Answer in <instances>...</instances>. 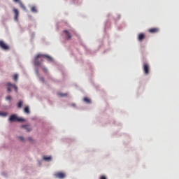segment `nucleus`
Returning a JSON list of instances; mask_svg holds the SVG:
<instances>
[{"label":"nucleus","mask_w":179,"mask_h":179,"mask_svg":"<svg viewBox=\"0 0 179 179\" xmlns=\"http://www.w3.org/2000/svg\"><path fill=\"white\" fill-rule=\"evenodd\" d=\"M149 33H151V34H155L156 33H159V28L157 27H154V28H150L148 29Z\"/></svg>","instance_id":"obj_7"},{"label":"nucleus","mask_w":179,"mask_h":179,"mask_svg":"<svg viewBox=\"0 0 179 179\" xmlns=\"http://www.w3.org/2000/svg\"><path fill=\"white\" fill-rule=\"evenodd\" d=\"M13 1L16 2L17 3H20V2H21L20 0H13Z\"/></svg>","instance_id":"obj_28"},{"label":"nucleus","mask_w":179,"mask_h":179,"mask_svg":"<svg viewBox=\"0 0 179 179\" xmlns=\"http://www.w3.org/2000/svg\"><path fill=\"white\" fill-rule=\"evenodd\" d=\"M42 58H46L47 61H49L50 62L52 61V57L47 55H42Z\"/></svg>","instance_id":"obj_11"},{"label":"nucleus","mask_w":179,"mask_h":179,"mask_svg":"<svg viewBox=\"0 0 179 179\" xmlns=\"http://www.w3.org/2000/svg\"><path fill=\"white\" fill-rule=\"evenodd\" d=\"M18 138L20 139V141H24V138H23L22 136H20L18 137Z\"/></svg>","instance_id":"obj_25"},{"label":"nucleus","mask_w":179,"mask_h":179,"mask_svg":"<svg viewBox=\"0 0 179 179\" xmlns=\"http://www.w3.org/2000/svg\"><path fill=\"white\" fill-rule=\"evenodd\" d=\"M43 72H45V73H47L48 72V70L47 68H45V67H43Z\"/></svg>","instance_id":"obj_22"},{"label":"nucleus","mask_w":179,"mask_h":179,"mask_svg":"<svg viewBox=\"0 0 179 179\" xmlns=\"http://www.w3.org/2000/svg\"><path fill=\"white\" fill-rule=\"evenodd\" d=\"M6 100H12V96H8L6 98Z\"/></svg>","instance_id":"obj_23"},{"label":"nucleus","mask_w":179,"mask_h":179,"mask_svg":"<svg viewBox=\"0 0 179 179\" xmlns=\"http://www.w3.org/2000/svg\"><path fill=\"white\" fill-rule=\"evenodd\" d=\"M83 100H84V101H85V103H87V104H90V103H92V101H91L89 98H87V97H85V98L83 99Z\"/></svg>","instance_id":"obj_13"},{"label":"nucleus","mask_w":179,"mask_h":179,"mask_svg":"<svg viewBox=\"0 0 179 179\" xmlns=\"http://www.w3.org/2000/svg\"><path fill=\"white\" fill-rule=\"evenodd\" d=\"M43 159H45L46 162H50V160H51V157H44Z\"/></svg>","instance_id":"obj_20"},{"label":"nucleus","mask_w":179,"mask_h":179,"mask_svg":"<svg viewBox=\"0 0 179 179\" xmlns=\"http://www.w3.org/2000/svg\"><path fill=\"white\" fill-rule=\"evenodd\" d=\"M17 79H19V76L17 74H15L13 76V80L15 82H17Z\"/></svg>","instance_id":"obj_19"},{"label":"nucleus","mask_w":179,"mask_h":179,"mask_svg":"<svg viewBox=\"0 0 179 179\" xmlns=\"http://www.w3.org/2000/svg\"><path fill=\"white\" fill-rule=\"evenodd\" d=\"M28 141H32L31 138H28Z\"/></svg>","instance_id":"obj_29"},{"label":"nucleus","mask_w":179,"mask_h":179,"mask_svg":"<svg viewBox=\"0 0 179 179\" xmlns=\"http://www.w3.org/2000/svg\"><path fill=\"white\" fill-rule=\"evenodd\" d=\"M6 86H7L8 92H12V88L13 87L15 90V92H17V86H16V85L12 84L10 83H8L6 84Z\"/></svg>","instance_id":"obj_2"},{"label":"nucleus","mask_w":179,"mask_h":179,"mask_svg":"<svg viewBox=\"0 0 179 179\" xmlns=\"http://www.w3.org/2000/svg\"><path fill=\"white\" fill-rule=\"evenodd\" d=\"M38 58H43V55L38 54L34 58V65H41V62H38Z\"/></svg>","instance_id":"obj_5"},{"label":"nucleus","mask_w":179,"mask_h":179,"mask_svg":"<svg viewBox=\"0 0 179 179\" xmlns=\"http://www.w3.org/2000/svg\"><path fill=\"white\" fill-rule=\"evenodd\" d=\"M0 47L3 50H9V47L6 43H5V42H3V41H0Z\"/></svg>","instance_id":"obj_6"},{"label":"nucleus","mask_w":179,"mask_h":179,"mask_svg":"<svg viewBox=\"0 0 179 179\" xmlns=\"http://www.w3.org/2000/svg\"><path fill=\"white\" fill-rule=\"evenodd\" d=\"M22 128H24V129H26L27 132H30V131H31V128H30L29 125H22Z\"/></svg>","instance_id":"obj_12"},{"label":"nucleus","mask_w":179,"mask_h":179,"mask_svg":"<svg viewBox=\"0 0 179 179\" xmlns=\"http://www.w3.org/2000/svg\"><path fill=\"white\" fill-rule=\"evenodd\" d=\"M8 113L7 112H2L0 111V117H7Z\"/></svg>","instance_id":"obj_15"},{"label":"nucleus","mask_w":179,"mask_h":179,"mask_svg":"<svg viewBox=\"0 0 179 179\" xmlns=\"http://www.w3.org/2000/svg\"><path fill=\"white\" fill-rule=\"evenodd\" d=\"M18 108H22L23 107V101H20L18 104H17Z\"/></svg>","instance_id":"obj_16"},{"label":"nucleus","mask_w":179,"mask_h":179,"mask_svg":"<svg viewBox=\"0 0 179 179\" xmlns=\"http://www.w3.org/2000/svg\"><path fill=\"white\" fill-rule=\"evenodd\" d=\"M31 12H34V13H37V8H36V6H33L31 8Z\"/></svg>","instance_id":"obj_18"},{"label":"nucleus","mask_w":179,"mask_h":179,"mask_svg":"<svg viewBox=\"0 0 179 179\" xmlns=\"http://www.w3.org/2000/svg\"><path fill=\"white\" fill-rule=\"evenodd\" d=\"M19 4H20V8H22V9H24V10H26V6H24V4L23 3H22V1L20 2Z\"/></svg>","instance_id":"obj_17"},{"label":"nucleus","mask_w":179,"mask_h":179,"mask_svg":"<svg viewBox=\"0 0 179 179\" xmlns=\"http://www.w3.org/2000/svg\"><path fill=\"white\" fill-rule=\"evenodd\" d=\"M40 80H41V82H43V83L45 82L44 78L43 77L40 78Z\"/></svg>","instance_id":"obj_26"},{"label":"nucleus","mask_w":179,"mask_h":179,"mask_svg":"<svg viewBox=\"0 0 179 179\" xmlns=\"http://www.w3.org/2000/svg\"><path fill=\"white\" fill-rule=\"evenodd\" d=\"M64 33L68 40H71L72 38V34H71V32H69V30H64Z\"/></svg>","instance_id":"obj_8"},{"label":"nucleus","mask_w":179,"mask_h":179,"mask_svg":"<svg viewBox=\"0 0 179 179\" xmlns=\"http://www.w3.org/2000/svg\"><path fill=\"white\" fill-rule=\"evenodd\" d=\"M9 121H10V122H24V119H23L22 117H19L16 115H12L9 117Z\"/></svg>","instance_id":"obj_1"},{"label":"nucleus","mask_w":179,"mask_h":179,"mask_svg":"<svg viewBox=\"0 0 179 179\" xmlns=\"http://www.w3.org/2000/svg\"><path fill=\"white\" fill-rule=\"evenodd\" d=\"M143 69L145 75H148L150 71V67L149 66V64L144 63L143 65Z\"/></svg>","instance_id":"obj_3"},{"label":"nucleus","mask_w":179,"mask_h":179,"mask_svg":"<svg viewBox=\"0 0 179 179\" xmlns=\"http://www.w3.org/2000/svg\"><path fill=\"white\" fill-rule=\"evenodd\" d=\"M13 12L15 13L14 19L15 20L17 21L19 17V10H17L16 8H13Z\"/></svg>","instance_id":"obj_9"},{"label":"nucleus","mask_w":179,"mask_h":179,"mask_svg":"<svg viewBox=\"0 0 179 179\" xmlns=\"http://www.w3.org/2000/svg\"><path fill=\"white\" fill-rule=\"evenodd\" d=\"M73 106H75V104H73Z\"/></svg>","instance_id":"obj_30"},{"label":"nucleus","mask_w":179,"mask_h":179,"mask_svg":"<svg viewBox=\"0 0 179 179\" xmlns=\"http://www.w3.org/2000/svg\"><path fill=\"white\" fill-rule=\"evenodd\" d=\"M43 72H45V73H47L48 72V70L47 68H45V67H43Z\"/></svg>","instance_id":"obj_21"},{"label":"nucleus","mask_w":179,"mask_h":179,"mask_svg":"<svg viewBox=\"0 0 179 179\" xmlns=\"http://www.w3.org/2000/svg\"><path fill=\"white\" fill-rule=\"evenodd\" d=\"M59 96L64 97V96H68V94H59Z\"/></svg>","instance_id":"obj_24"},{"label":"nucleus","mask_w":179,"mask_h":179,"mask_svg":"<svg viewBox=\"0 0 179 179\" xmlns=\"http://www.w3.org/2000/svg\"><path fill=\"white\" fill-rule=\"evenodd\" d=\"M55 178L64 179L66 177V175L64 172H57L55 173Z\"/></svg>","instance_id":"obj_4"},{"label":"nucleus","mask_w":179,"mask_h":179,"mask_svg":"<svg viewBox=\"0 0 179 179\" xmlns=\"http://www.w3.org/2000/svg\"><path fill=\"white\" fill-rule=\"evenodd\" d=\"M145 37L146 36L145 35V34L143 33L139 34L138 38V41H141V42L143 41V40H145Z\"/></svg>","instance_id":"obj_10"},{"label":"nucleus","mask_w":179,"mask_h":179,"mask_svg":"<svg viewBox=\"0 0 179 179\" xmlns=\"http://www.w3.org/2000/svg\"><path fill=\"white\" fill-rule=\"evenodd\" d=\"M24 111L26 114H30V109L29 108V106H26L24 109Z\"/></svg>","instance_id":"obj_14"},{"label":"nucleus","mask_w":179,"mask_h":179,"mask_svg":"<svg viewBox=\"0 0 179 179\" xmlns=\"http://www.w3.org/2000/svg\"><path fill=\"white\" fill-rule=\"evenodd\" d=\"M100 179H107V178L105 176H102L100 177Z\"/></svg>","instance_id":"obj_27"}]
</instances>
